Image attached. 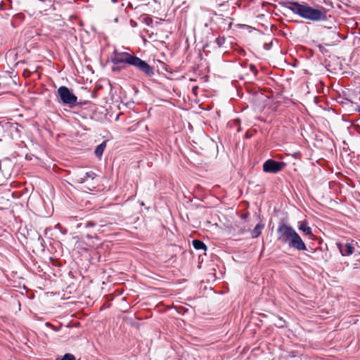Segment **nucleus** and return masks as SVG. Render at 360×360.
I'll return each instance as SVG.
<instances>
[{
    "mask_svg": "<svg viewBox=\"0 0 360 360\" xmlns=\"http://www.w3.org/2000/svg\"><path fill=\"white\" fill-rule=\"evenodd\" d=\"M56 360H76L75 357L72 354H65L61 359H57Z\"/></svg>",
    "mask_w": 360,
    "mask_h": 360,
    "instance_id": "ddd939ff",
    "label": "nucleus"
},
{
    "mask_svg": "<svg viewBox=\"0 0 360 360\" xmlns=\"http://www.w3.org/2000/svg\"><path fill=\"white\" fill-rule=\"evenodd\" d=\"M57 94L60 98V103L70 108H72L76 105L77 97L67 86H60L57 90Z\"/></svg>",
    "mask_w": 360,
    "mask_h": 360,
    "instance_id": "20e7f679",
    "label": "nucleus"
},
{
    "mask_svg": "<svg viewBox=\"0 0 360 360\" xmlns=\"http://www.w3.org/2000/svg\"><path fill=\"white\" fill-rule=\"evenodd\" d=\"M264 225L262 224H258L255 226L254 229L251 231V236L253 238H258L262 233V230L264 229Z\"/></svg>",
    "mask_w": 360,
    "mask_h": 360,
    "instance_id": "1a4fd4ad",
    "label": "nucleus"
},
{
    "mask_svg": "<svg viewBox=\"0 0 360 360\" xmlns=\"http://www.w3.org/2000/svg\"><path fill=\"white\" fill-rule=\"evenodd\" d=\"M298 229L302 231L306 236H311L313 235L311 228L307 226L304 221L298 222Z\"/></svg>",
    "mask_w": 360,
    "mask_h": 360,
    "instance_id": "6e6552de",
    "label": "nucleus"
},
{
    "mask_svg": "<svg viewBox=\"0 0 360 360\" xmlns=\"http://www.w3.org/2000/svg\"><path fill=\"white\" fill-rule=\"evenodd\" d=\"M96 225V224L93 221H87L86 224H85V227L86 228H89V227H93Z\"/></svg>",
    "mask_w": 360,
    "mask_h": 360,
    "instance_id": "2eb2a0df",
    "label": "nucleus"
},
{
    "mask_svg": "<svg viewBox=\"0 0 360 360\" xmlns=\"http://www.w3.org/2000/svg\"><path fill=\"white\" fill-rule=\"evenodd\" d=\"M215 42L219 47H221L224 44L225 39L224 37H219L216 39Z\"/></svg>",
    "mask_w": 360,
    "mask_h": 360,
    "instance_id": "4468645a",
    "label": "nucleus"
},
{
    "mask_svg": "<svg viewBox=\"0 0 360 360\" xmlns=\"http://www.w3.org/2000/svg\"><path fill=\"white\" fill-rule=\"evenodd\" d=\"M337 246L342 256H349L354 252V248L349 243L346 244L338 243Z\"/></svg>",
    "mask_w": 360,
    "mask_h": 360,
    "instance_id": "423d86ee",
    "label": "nucleus"
},
{
    "mask_svg": "<svg viewBox=\"0 0 360 360\" xmlns=\"http://www.w3.org/2000/svg\"><path fill=\"white\" fill-rule=\"evenodd\" d=\"M282 5L304 19L315 22L325 21L328 19L327 10L323 6L313 8L306 3L300 4L297 1H286L282 3Z\"/></svg>",
    "mask_w": 360,
    "mask_h": 360,
    "instance_id": "f03ea898",
    "label": "nucleus"
},
{
    "mask_svg": "<svg viewBox=\"0 0 360 360\" xmlns=\"http://www.w3.org/2000/svg\"><path fill=\"white\" fill-rule=\"evenodd\" d=\"M193 246L196 250H206L207 247L205 244L199 240H193Z\"/></svg>",
    "mask_w": 360,
    "mask_h": 360,
    "instance_id": "9b49d317",
    "label": "nucleus"
},
{
    "mask_svg": "<svg viewBox=\"0 0 360 360\" xmlns=\"http://www.w3.org/2000/svg\"><path fill=\"white\" fill-rule=\"evenodd\" d=\"M87 238H91L92 237L91 236H89V235H87Z\"/></svg>",
    "mask_w": 360,
    "mask_h": 360,
    "instance_id": "f3484780",
    "label": "nucleus"
},
{
    "mask_svg": "<svg viewBox=\"0 0 360 360\" xmlns=\"http://www.w3.org/2000/svg\"><path fill=\"white\" fill-rule=\"evenodd\" d=\"M250 70L254 73V75H257V69H256V68H255V65H252V64H251V65H250Z\"/></svg>",
    "mask_w": 360,
    "mask_h": 360,
    "instance_id": "dca6fc26",
    "label": "nucleus"
},
{
    "mask_svg": "<svg viewBox=\"0 0 360 360\" xmlns=\"http://www.w3.org/2000/svg\"><path fill=\"white\" fill-rule=\"evenodd\" d=\"M277 233L278 241L286 243L290 248L299 251L307 250L304 242L291 226L281 222L277 229Z\"/></svg>",
    "mask_w": 360,
    "mask_h": 360,
    "instance_id": "7ed1b4c3",
    "label": "nucleus"
},
{
    "mask_svg": "<svg viewBox=\"0 0 360 360\" xmlns=\"http://www.w3.org/2000/svg\"><path fill=\"white\" fill-rule=\"evenodd\" d=\"M111 61L116 65L112 68L113 72L120 71L125 68L126 65H130L136 68L148 77H152L155 75L153 67L140 58L127 52L115 49L112 52Z\"/></svg>",
    "mask_w": 360,
    "mask_h": 360,
    "instance_id": "f257e3e1",
    "label": "nucleus"
},
{
    "mask_svg": "<svg viewBox=\"0 0 360 360\" xmlns=\"http://www.w3.org/2000/svg\"><path fill=\"white\" fill-rule=\"evenodd\" d=\"M51 6V0H39L37 3V7L41 13L47 11Z\"/></svg>",
    "mask_w": 360,
    "mask_h": 360,
    "instance_id": "0eeeda50",
    "label": "nucleus"
},
{
    "mask_svg": "<svg viewBox=\"0 0 360 360\" xmlns=\"http://www.w3.org/2000/svg\"><path fill=\"white\" fill-rule=\"evenodd\" d=\"M105 147H106V142L105 141H103V143H101V144L97 146L96 149H95V151H94L95 155L98 158H101L103 155V151H104Z\"/></svg>",
    "mask_w": 360,
    "mask_h": 360,
    "instance_id": "9d476101",
    "label": "nucleus"
},
{
    "mask_svg": "<svg viewBox=\"0 0 360 360\" xmlns=\"http://www.w3.org/2000/svg\"><path fill=\"white\" fill-rule=\"evenodd\" d=\"M285 166L283 162H278L272 159H269L263 164V170L267 173L276 174L281 171Z\"/></svg>",
    "mask_w": 360,
    "mask_h": 360,
    "instance_id": "39448f33",
    "label": "nucleus"
},
{
    "mask_svg": "<svg viewBox=\"0 0 360 360\" xmlns=\"http://www.w3.org/2000/svg\"><path fill=\"white\" fill-rule=\"evenodd\" d=\"M96 176V174L93 172H86L83 177L81 178V183L84 182L88 178H91V179H94Z\"/></svg>",
    "mask_w": 360,
    "mask_h": 360,
    "instance_id": "f8f14e48",
    "label": "nucleus"
}]
</instances>
